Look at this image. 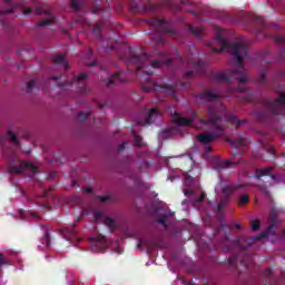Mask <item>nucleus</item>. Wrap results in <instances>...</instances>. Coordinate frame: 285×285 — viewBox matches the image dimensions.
I'll return each mask as SVG.
<instances>
[{
	"label": "nucleus",
	"instance_id": "nucleus-55",
	"mask_svg": "<svg viewBox=\"0 0 285 285\" xmlns=\"http://www.w3.org/2000/svg\"><path fill=\"white\" fill-rule=\"evenodd\" d=\"M193 193H194V191L190 190V189L185 190V195H187V196H188V195H193Z\"/></svg>",
	"mask_w": 285,
	"mask_h": 285
},
{
	"label": "nucleus",
	"instance_id": "nucleus-19",
	"mask_svg": "<svg viewBox=\"0 0 285 285\" xmlns=\"http://www.w3.org/2000/svg\"><path fill=\"white\" fill-rule=\"evenodd\" d=\"M158 116L159 110L157 108L150 109L145 119V126H150V124H153V121H155V119H157Z\"/></svg>",
	"mask_w": 285,
	"mask_h": 285
},
{
	"label": "nucleus",
	"instance_id": "nucleus-27",
	"mask_svg": "<svg viewBox=\"0 0 285 285\" xmlns=\"http://www.w3.org/2000/svg\"><path fill=\"white\" fill-rule=\"evenodd\" d=\"M129 10L134 14H137V13L141 12V7L138 3H131Z\"/></svg>",
	"mask_w": 285,
	"mask_h": 285
},
{
	"label": "nucleus",
	"instance_id": "nucleus-16",
	"mask_svg": "<svg viewBox=\"0 0 285 285\" xmlns=\"http://www.w3.org/2000/svg\"><path fill=\"white\" fill-rule=\"evenodd\" d=\"M52 62L58 66H63L65 70H69L70 63L66 61V53H56L52 56Z\"/></svg>",
	"mask_w": 285,
	"mask_h": 285
},
{
	"label": "nucleus",
	"instance_id": "nucleus-20",
	"mask_svg": "<svg viewBox=\"0 0 285 285\" xmlns=\"http://www.w3.org/2000/svg\"><path fill=\"white\" fill-rule=\"evenodd\" d=\"M225 120H227L228 124H235L236 128H239V126H242V124H244V120L237 119V116H235L233 114L225 115Z\"/></svg>",
	"mask_w": 285,
	"mask_h": 285
},
{
	"label": "nucleus",
	"instance_id": "nucleus-42",
	"mask_svg": "<svg viewBox=\"0 0 285 285\" xmlns=\"http://www.w3.org/2000/svg\"><path fill=\"white\" fill-rule=\"evenodd\" d=\"M194 75H195V71H193V70L186 71L185 79H190L191 77H194Z\"/></svg>",
	"mask_w": 285,
	"mask_h": 285
},
{
	"label": "nucleus",
	"instance_id": "nucleus-30",
	"mask_svg": "<svg viewBox=\"0 0 285 285\" xmlns=\"http://www.w3.org/2000/svg\"><path fill=\"white\" fill-rule=\"evenodd\" d=\"M235 193V187L233 186H225L223 188V195H233Z\"/></svg>",
	"mask_w": 285,
	"mask_h": 285
},
{
	"label": "nucleus",
	"instance_id": "nucleus-47",
	"mask_svg": "<svg viewBox=\"0 0 285 285\" xmlns=\"http://www.w3.org/2000/svg\"><path fill=\"white\" fill-rule=\"evenodd\" d=\"M166 39H164V36H159L158 39H157V45H161V43H165Z\"/></svg>",
	"mask_w": 285,
	"mask_h": 285
},
{
	"label": "nucleus",
	"instance_id": "nucleus-52",
	"mask_svg": "<svg viewBox=\"0 0 285 285\" xmlns=\"http://www.w3.org/2000/svg\"><path fill=\"white\" fill-rule=\"evenodd\" d=\"M238 92H246V88H244V87H239V88H237L236 89Z\"/></svg>",
	"mask_w": 285,
	"mask_h": 285
},
{
	"label": "nucleus",
	"instance_id": "nucleus-36",
	"mask_svg": "<svg viewBox=\"0 0 285 285\" xmlns=\"http://www.w3.org/2000/svg\"><path fill=\"white\" fill-rule=\"evenodd\" d=\"M134 141H135V145H136V146H139V147L142 146V140H141V138H140L139 135H137V132H135V131H134Z\"/></svg>",
	"mask_w": 285,
	"mask_h": 285
},
{
	"label": "nucleus",
	"instance_id": "nucleus-26",
	"mask_svg": "<svg viewBox=\"0 0 285 285\" xmlns=\"http://www.w3.org/2000/svg\"><path fill=\"white\" fill-rule=\"evenodd\" d=\"M257 83H266V70H261L257 78Z\"/></svg>",
	"mask_w": 285,
	"mask_h": 285
},
{
	"label": "nucleus",
	"instance_id": "nucleus-3",
	"mask_svg": "<svg viewBox=\"0 0 285 285\" xmlns=\"http://www.w3.org/2000/svg\"><path fill=\"white\" fill-rule=\"evenodd\" d=\"M151 57H159V59L157 60H153L150 59V56L148 53H140V55H135V53H130L128 62L132 63L134 66H136V69L138 72H142L144 75H153V70L148 69V68H161V66H164V57L165 53L161 51H154L151 53Z\"/></svg>",
	"mask_w": 285,
	"mask_h": 285
},
{
	"label": "nucleus",
	"instance_id": "nucleus-51",
	"mask_svg": "<svg viewBox=\"0 0 285 285\" xmlns=\"http://www.w3.org/2000/svg\"><path fill=\"white\" fill-rule=\"evenodd\" d=\"M80 92H81V95H86V92H88V88L87 87H82Z\"/></svg>",
	"mask_w": 285,
	"mask_h": 285
},
{
	"label": "nucleus",
	"instance_id": "nucleus-15",
	"mask_svg": "<svg viewBox=\"0 0 285 285\" xmlns=\"http://www.w3.org/2000/svg\"><path fill=\"white\" fill-rule=\"evenodd\" d=\"M197 99L198 101H200V104H206V101L210 104L213 101H219V95L210 90H206L204 92L198 94Z\"/></svg>",
	"mask_w": 285,
	"mask_h": 285
},
{
	"label": "nucleus",
	"instance_id": "nucleus-6",
	"mask_svg": "<svg viewBox=\"0 0 285 285\" xmlns=\"http://www.w3.org/2000/svg\"><path fill=\"white\" fill-rule=\"evenodd\" d=\"M4 8L0 9V26H6V20H3V17L6 14H12L17 11L21 12L24 17H28L32 12V9L23 7L21 2L19 1H10V0H4L3 2Z\"/></svg>",
	"mask_w": 285,
	"mask_h": 285
},
{
	"label": "nucleus",
	"instance_id": "nucleus-21",
	"mask_svg": "<svg viewBox=\"0 0 285 285\" xmlns=\"http://www.w3.org/2000/svg\"><path fill=\"white\" fill-rule=\"evenodd\" d=\"M188 30H189V32L191 35L197 37V39H202V35H204V27H193V26H189Z\"/></svg>",
	"mask_w": 285,
	"mask_h": 285
},
{
	"label": "nucleus",
	"instance_id": "nucleus-45",
	"mask_svg": "<svg viewBox=\"0 0 285 285\" xmlns=\"http://www.w3.org/2000/svg\"><path fill=\"white\" fill-rule=\"evenodd\" d=\"M82 190H83V193H87L88 195H92V188H90V187H83L82 188Z\"/></svg>",
	"mask_w": 285,
	"mask_h": 285
},
{
	"label": "nucleus",
	"instance_id": "nucleus-9",
	"mask_svg": "<svg viewBox=\"0 0 285 285\" xmlns=\"http://www.w3.org/2000/svg\"><path fill=\"white\" fill-rule=\"evenodd\" d=\"M150 24L156 28L159 35H175V30L168 29V22L164 19H154Z\"/></svg>",
	"mask_w": 285,
	"mask_h": 285
},
{
	"label": "nucleus",
	"instance_id": "nucleus-60",
	"mask_svg": "<svg viewBox=\"0 0 285 285\" xmlns=\"http://www.w3.org/2000/svg\"><path fill=\"white\" fill-rule=\"evenodd\" d=\"M188 179H193L191 177H186V180L188 181Z\"/></svg>",
	"mask_w": 285,
	"mask_h": 285
},
{
	"label": "nucleus",
	"instance_id": "nucleus-14",
	"mask_svg": "<svg viewBox=\"0 0 285 285\" xmlns=\"http://www.w3.org/2000/svg\"><path fill=\"white\" fill-rule=\"evenodd\" d=\"M128 79L126 78V72L121 71L112 75L110 78L105 79V83L110 88L115 83H126Z\"/></svg>",
	"mask_w": 285,
	"mask_h": 285
},
{
	"label": "nucleus",
	"instance_id": "nucleus-8",
	"mask_svg": "<svg viewBox=\"0 0 285 285\" xmlns=\"http://www.w3.org/2000/svg\"><path fill=\"white\" fill-rule=\"evenodd\" d=\"M142 92H165V95H175L177 87L168 85H159L155 80L147 79V82L141 87Z\"/></svg>",
	"mask_w": 285,
	"mask_h": 285
},
{
	"label": "nucleus",
	"instance_id": "nucleus-39",
	"mask_svg": "<svg viewBox=\"0 0 285 285\" xmlns=\"http://www.w3.org/2000/svg\"><path fill=\"white\" fill-rule=\"evenodd\" d=\"M6 264H8V259L0 253V266H6Z\"/></svg>",
	"mask_w": 285,
	"mask_h": 285
},
{
	"label": "nucleus",
	"instance_id": "nucleus-46",
	"mask_svg": "<svg viewBox=\"0 0 285 285\" xmlns=\"http://www.w3.org/2000/svg\"><path fill=\"white\" fill-rule=\"evenodd\" d=\"M228 263L232 265L237 264V258L235 256L229 257Z\"/></svg>",
	"mask_w": 285,
	"mask_h": 285
},
{
	"label": "nucleus",
	"instance_id": "nucleus-10",
	"mask_svg": "<svg viewBox=\"0 0 285 285\" xmlns=\"http://www.w3.org/2000/svg\"><path fill=\"white\" fill-rule=\"evenodd\" d=\"M35 14H48L49 19L41 20L38 22V28H46L47 26H50L51 23H55L57 20L52 14L49 13L48 10H46L41 4H37L35 9Z\"/></svg>",
	"mask_w": 285,
	"mask_h": 285
},
{
	"label": "nucleus",
	"instance_id": "nucleus-4",
	"mask_svg": "<svg viewBox=\"0 0 285 285\" xmlns=\"http://www.w3.org/2000/svg\"><path fill=\"white\" fill-rule=\"evenodd\" d=\"M1 146H2V155L9 161L8 173L10 175H21L23 174L26 168H28V170H30L32 175H37V173L39 171V168H37L35 164L30 161L19 160V158H17L14 148L6 146L3 141H1Z\"/></svg>",
	"mask_w": 285,
	"mask_h": 285
},
{
	"label": "nucleus",
	"instance_id": "nucleus-2",
	"mask_svg": "<svg viewBox=\"0 0 285 285\" xmlns=\"http://www.w3.org/2000/svg\"><path fill=\"white\" fill-rule=\"evenodd\" d=\"M207 114L209 118H200L199 124L202 126H210V132H203L198 135V141L200 144H210V141H215V139H219L224 135V127H222V122L224 118L219 114L215 111V107L208 106Z\"/></svg>",
	"mask_w": 285,
	"mask_h": 285
},
{
	"label": "nucleus",
	"instance_id": "nucleus-24",
	"mask_svg": "<svg viewBox=\"0 0 285 285\" xmlns=\"http://www.w3.org/2000/svg\"><path fill=\"white\" fill-rule=\"evenodd\" d=\"M8 137L12 141L13 146H19V138H17V134H14V131H8Z\"/></svg>",
	"mask_w": 285,
	"mask_h": 285
},
{
	"label": "nucleus",
	"instance_id": "nucleus-57",
	"mask_svg": "<svg viewBox=\"0 0 285 285\" xmlns=\"http://www.w3.org/2000/svg\"><path fill=\"white\" fill-rule=\"evenodd\" d=\"M31 217H39V215L37 213H32Z\"/></svg>",
	"mask_w": 285,
	"mask_h": 285
},
{
	"label": "nucleus",
	"instance_id": "nucleus-37",
	"mask_svg": "<svg viewBox=\"0 0 285 285\" xmlns=\"http://www.w3.org/2000/svg\"><path fill=\"white\" fill-rule=\"evenodd\" d=\"M102 217H104V212L97 210V212L94 213V218H95L96 220H99V219L102 218Z\"/></svg>",
	"mask_w": 285,
	"mask_h": 285
},
{
	"label": "nucleus",
	"instance_id": "nucleus-11",
	"mask_svg": "<svg viewBox=\"0 0 285 285\" xmlns=\"http://www.w3.org/2000/svg\"><path fill=\"white\" fill-rule=\"evenodd\" d=\"M276 228H277V220H275V217H273L268 225L267 230L249 238L250 244H255V242H259L261 239L268 237V233H271V235H275Z\"/></svg>",
	"mask_w": 285,
	"mask_h": 285
},
{
	"label": "nucleus",
	"instance_id": "nucleus-33",
	"mask_svg": "<svg viewBox=\"0 0 285 285\" xmlns=\"http://www.w3.org/2000/svg\"><path fill=\"white\" fill-rule=\"evenodd\" d=\"M204 66H206V62H204V60H198L194 62V67L196 70H203Z\"/></svg>",
	"mask_w": 285,
	"mask_h": 285
},
{
	"label": "nucleus",
	"instance_id": "nucleus-29",
	"mask_svg": "<svg viewBox=\"0 0 285 285\" xmlns=\"http://www.w3.org/2000/svg\"><path fill=\"white\" fill-rule=\"evenodd\" d=\"M42 244H46L47 248H50V232L47 230L42 238Z\"/></svg>",
	"mask_w": 285,
	"mask_h": 285
},
{
	"label": "nucleus",
	"instance_id": "nucleus-50",
	"mask_svg": "<svg viewBox=\"0 0 285 285\" xmlns=\"http://www.w3.org/2000/svg\"><path fill=\"white\" fill-rule=\"evenodd\" d=\"M234 228H236L237 230H242V225H239V223H235Z\"/></svg>",
	"mask_w": 285,
	"mask_h": 285
},
{
	"label": "nucleus",
	"instance_id": "nucleus-23",
	"mask_svg": "<svg viewBox=\"0 0 285 285\" xmlns=\"http://www.w3.org/2000/svg\"><path fill=\"white\" fill-rule=\"evenodd\" d=\"M166 222H168V215L164 214L158 218V224L160 226H164L165 230H168V225H166Z\"/></svg>",
	"mask_w": 285,
	"mask_h": 285
},
{
	"label": "nucleus",
	"instance_id": "nucleus-38",
	"mask_svg": "<svg viewBox=\"0 0 285 285\" xmlns=\"http://www.w3.org/2000/svg\"><path fill=\"white\" fill-rule=\"evenodd\" d=\"M97 199H100L101 204L110 200V196H97Z\"/></svg>",
	"mask_w": 285,
	"mask_h": 285
},
{
	"label": "nucleus",
	"instance_id": "nucleus-12",
	"mask_svg": "<svg viewBox=\"0 0 285 285\" xmlns=\"http://www.w3.org/2000/svg\"><path fill=\"white\" fill-rule=\"evenodd\" d=\"M197 119V111H194L189 118L181 117V114L175 112L173 115V121L176 126H193V121Z\"/></svg>",
	"mask_w": 285,
	"mask_h": 285
},
{
	"label": "nucleus",
	"instance_id": "nucleus-18",
	"mask_svg": "<svg viewBox=\"0 0 285 285\" xmlns=\"http://www.w3.org/2000/svg\"><path fill=\"white\" fill-rule=\"evenodd\" d=\"M252 21H254V23H256V30L257 32H263L264 28H266V21L264 20V18L259 17V16H252Z\"/></svg>",
	"mask_w": 285,
	"mask_h": 285
},
{
	"label": "nucleus",
	"instance_id": "nucleus-22",
	"mask_svg": "<svg viewBox=\"0 0 285 285\" xmlns=\"http://www.w3.org/2000/svg\"><path fill=\"white\" fill-rule=\"evenodd\" d=\"M81 6H83V0H70V8L73 12H79Z\"/></svg>",
	"mask_w": 285,
	"mask_h": 285
},
{
	"label": "nucleus",
	"instance_id": "nucleus-28",
	"mask_svg": "<svg viewBox=\"0 0 285 285\" xmlns=\"http://www.w3.org/2000/svg\"><path fill=\"white\" fill-rule=\"evenodd\" d=\"M246 204H248V195L243 194L238 198V206H244Z\"/></svg>",
	"mask_w": 285,
	"mask_h": 285
},
{
	"label": "nucleus",
	"instance_id": "nucleus-44",
	"mask_svg": "<svg viewBox=\"0 0 285 285\" xmlns=\"http://www.w3.org/2000/svg\"><path fill=\"white\" fill-rule=\"evenodd\" d=\"M124 150H126V142L120 144L118 147L119 153H124Z\"/></svg>",
	"mask_w": 285,
	"mask_h": 285
},
{
	"label": "nucleus",
	"instance_id": "nucleus-1",
	"mask_svg": "<svg viewBox=\"0 0 285 285\" xmlns=\"http://www.w3.org/2000/svg\"><path fill=\"white\" fill-rule=\"evenodd\" d=\"M214 43L219 46V48H214L212 52H224V50H229L234 56V62L237 68L227 69L225 71L218 72L214 75L215 81H224L225 83H229L233 79H237L239 83H246L248 79L244 73V59L248 57V47L246 45L236 42L230 43L223 35H218L214 39Z\"/></svg>",
	"mask_w": 285,
	"mask_h": 285
},
{
	"label": "nucleus",
	"instance_id": "nucleus-31",
	"mask_svg": "<svg viewBox=\"0 0 285 285\" xmlns=\"http://www.w3.org/2000/svg\"><path fill=\"white\" fill-rule=\"evenodd\" d=\"M227 141L229 144H232V146H234L235 148H237V146H242L244 144V139L233 140L230 138H227Z\"/></svg>",
	"mask_w": 285,
	"mask_h": 285
},
{
	"label": "nucleus",
	"instance_id": "nucleus-61",
	"mask_svg": "<svg viewBox=\"0 0 285 285\" xmlns=\"http://www.w3.org/2000/svg\"><path fill=\"white\" fill-rule=\"evenodd\" d=\"M94 242H97V238H91Z\"/></svg>",
	"mask_w": 285,
	"mask_h": 285
},
{
	"label": "nucleus",
	"instance_id": "nucleus-56",
	"mask_svg": "<svg viewBox=\"0 0 285 285\" xmlns=\"http://www.w3.org/2000/svg\"><path fill=\"white\" fill-rule=\"evenodd\" d=\"M204 199H206V196L205 195H200L199 198H198V202H204Z\"/></svg>",
	"mask_w": 285,
	"mask_h": 285
},
{
	"label": "nucleus",
	"instance_id": "nucleus-35",
	"mask_svg": "<svg viewBox=\"0 0 285 285\" xmlns=\"http://www.w3.org/2000/svg\"><path fill=\"white\" fill-rule=\"evenodd\" d=\"M88 117H90V114H88V112L80 111L78 114L79 121H86V119H88Z\"/></svg>",
	"mask_w": 285,
	"mask_h": 285
},
{
	"label": "nucleus",
	"instance_id": "nucleus-58",
	"mask_svg": "<svg viewBox=\"0 0 285 285\" xmlns=\"http://www.w3.org/2000/svg\"><path fill=\"white\" fill-rule=\"evenodd\" d=\"M89 66H97V61L89 63Z\"/></svg>",
	"mask_w": 285,
	"mask_h": 285
},
{
	"label": "nucleus",
	"instance_id": "nucleus-49",
	"mask_svg": "<svg viewBox=\"0 0 285 285\" xmlns=\"http://www.w3.org/2000/svg\"><path fill=\"white\" fill-rule=\"evenodd\" d=\"M205 153H207V154H208V153H213V147H210V146L207 145V146L205 147Z\"/></svg>",
	"mask_w": 285,
	"mask_h": 285
},
{
	"label": "nucleus",
	"instance_id": "nucleus-41",
	"mask_svg": "<svg viewBox=\"0 0 285 285\" xmlns=\"http://www.w3.org/2000/svg\"><path fill=\"white\" fill-rule=\"evenodd\" d=\"M217 213H218V217H222V214L224 213V205L222 204L217 205Z\"/></svg>",
	"mask_w": 285,
	"mask_h": 285
},
{
	"label": "nucleus",
	"instance_id": "nucleus-43",
	"mask_svg": "<svg viewBox=\"0 0 285 285\" xmlns=\"http://www.w3.org/2000/svg\"><path fill=\"white\" fill-rule=\"evenodd\" d=\"M100 12H102L101 7H95V8L92 9V13H94V14H99Z\"/></svg>",
	"mask_w": 285,
	"mask_h": 285
},
{
	"label": "nucleus",
	"instance_id": "nucleus-53",
	"mask_svg": "<svg viewBox=\"0 0 285 285\" xmlns=\"http://www.w3.org/2000/svg\"><path fill=\"white\" fill-rule=\"evenodd\" d=\"M77 232L75 230V227H72L70 230H69V234L71 235V237H73V235L76 234Z\"/></svg>",
	"mask_w": 285,
	"mask_h": 285
},
{
	"label": "nucleus",
	"instance_id": "nucleus-59",
	"mask_svg": "<svg viewBox=\"0 0 285 285\" xmlns=\"http://www.w3.org/2000/svg\"><path fill=\"white\" fill-rule=\"evenodd\" d=\"M188 285H195V283L191 281V282H189V284Z\"/></svg>",
	"mask_w": 285,
	"mask_h": 285
},
{
	"label": "nucleus",
	"instance_id": "nucleus-13",
	"mask_svg": "<svg viewBox=\"0 0 285 285\" xmlns=\"http://www.w3.org/2000/svg\"><path fill=\"white\" fill-rule=\"evenodd\" d=\"M273 167H264L261 169H256L254 177L256 179H262V177H268L271 176V179L274 181V184H279V178L277 176L272 175Z\"/></svg>",
	"mask_w": 285,
	"mask_h": 285
},
{
	"label": "nucleus",
	"instance_id": "nucleus-48",
	"mask_svg": "<svg viewBox=\"0 0 285 285\" xmlns=\"http://www.w3.org/2000/svg\"><path fill=\"white\" fill-rule=\"evenodd\" d=\"M261 193H263V195H269L268 188L266 187H262Z\"/></svg>",
	"mask_w": 285,
	"mask_h": 285
},
{
	"label": "nucleus",
	"instance_id": "nucleus-7",
	"mask_svg": "<svg viewBox=\"0 0 285 285\" xmlns=\"http://www.w3.org/2000/svg\"><path fill=\"white\" fill-rule=\"evenodd\" d=\"M88 79V73H80L75 76L71 80L66 79V76L51 77L49 81H55L60 90H70L73 83H81Z\"/></svg>",
	"mask_w": 285,
	"mask_h": 285
},
{
	"label": "nucleus",
	"instance_id": "nucleus-54",
	"mask_svg": "<svg viewBox=\"0 0 285 285\" xmlns=\"http://www.w3.org/2000/svg\"><path fill=\"white\" fill-rule=\"evenodd\" d=\"M167 66H171L173 65V59H167L165 62Z\"/></svg>",
	"mask_w": 285,
	"mask_h": 285
},
{
	"label": "nucleus",
	"instance_id": "nucleus-17",
	"mask_svg": "<svg viewBox=\"0 0 285 285\" xmlns=\"http://www.w3.org/2000/svg\"><path fill=\"white\" fill-rule=\"evenodd\" d=\"M264 284L268 285V284H277V278H275V274H273V269L271 267L266 268L264 271Z\"/></svg>",
	"mask_w": 285,
	"mask_h": 285
},
{
	"label": "nucleus",
	"instance_id": "nucleus-5",
	"mask_svg": "<svg viewBox=\"0 0 285 285\" xmlns=\"http://www.w3.org/2000/svg\"><path fill=\"white\" fill-rule=\"evenodd\" d=\"M265 110H258L255 112L257 121L266 124L269 117L277 119V117H285V94H281L276 100L265 99L263 101Z\"/></svg>",
	"mask_w": 285,
	"mask_h": 285
},
{
	"label": "nucleus",
	"instance_id": "nucleus-34",
	"mask_svg": "<svg viewBox=\"0 0 285 285\" xmlns=\"http://www.w3.org/2000/svg\"><path fill=\"white\" fill-rule=\"evenodd\" d=\"M105 225L108 226V228H115V219H112L110 217H106Z\"/></svg>",
	"mask_w": 285,
	"mask_h": 285
},
{
	"label": "nucleus",
	"instance_id": "nucleus-40",
	"mask_svg": "<svg viewBox=\"0 0 285 285\" xmlns=\"http://www.w3.org/2000/svg\"><path fill=\"white\" fill-rule=\"evenodd\" d=\"M220 166L228 168V166H233V163L230 160H223L220 161Z\"/></svg>",
	"mask_w": 285,
	"mask_h": 285
},
{
	"label": "nucleus",
	"instance_id": "nucleus-32",
	"mask_svg": "<svg viewBox=\"0 0 285 285\" xmlns=\"http://www.w3.org/2000/svg\"><path fill=\"white\" fill-rule=\"evenodd\" d=\"M249 226L252 230H257L258 228H261V223L257 219L250 220Z\"/></svg>",
	"mask_w": 285,
	"mask_h": 285
},
{
	"label": "nucleus",
	"instance_id": "nucleus-25",
	"mask_svg": "<svg viewBox=\"0 0 285 285\" xmlns=\"http://www.w3.org/2000/svg\"><path fill=\"white\" fill-rule=\"evenodd\" d=\"M35 88H37V81H35V79H31V80L27 83L26 92L30 94V92H32V90H35Z\"/></svg>",
	"mask_w": 285,
	"mask_h": 285
}]
</instances>
